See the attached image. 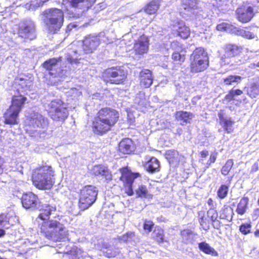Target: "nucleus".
<instances>
[{"instance_id":"obj_20","label":"nucleus","mask_w":259,"mask_h":259,"mask_svg":"<svg viewBox=\"0 0 259 259\" xmlns=\"http://www.w3.org/2000/svg\"><path fill=\"white\" fill-rule=\"evenodd\" d=\"M32 85V81L27 77H17L15 79L13 88L16 90L19 88L21 91H23V93H24V91L30 89Z\"/></svg>"},{"instance_id":"obj_5","label":"nucleus","mask_w":259,"mask_h":259,"mask_svg":"<svg viewBox=\"0 0 259 259\" xmlns=\"http://www.w3.org/2000/svg\"><path fill=\"white\" fill-rule=\"evenodd\" d=\"M96 187L92 185L86 186L80 191L79 206L85 210L91 206L96 201L98 195Z\"/></svg>"},{"instance_id":"obj_25","label":"nucleus","mask_w":259,"mask_h":259,"mask_svg":"<svg viewBox=\"0 0 259 259\" xmlns=\"http://www.w3.org/2000/svg\"><path fill=\"white\" fill-rule=\"evenodd\" d=\"M92 172L95 176H101L107 181H110L112 179V176L108 169L102 165L94 166L92 169Z\"/></svg>"},{"instance_id":"obj_1","label":"nucleus","mask_w":259,"mask_h":259,"mask_svg":"<svg viewBox=\"0 0 259 259\" xmlns=\"http://www.w3.org/2000/svg\"><path fill=\"white\" fill-rule=\"evenodd\" d=\"M45 237L53 242L64 241L68 239V232L62 223L57 220H50L44 223L41 227Z\"/></svg>"},{"instance_id":"obj_36","label":"nucleus","mask_w":259,"mask_h":259,"mask_svg":"<svg viewBox=\"0 0 259 259\" xmlns=\"http://www.w3.org/2000/svg\"><path fill=\"white\" fill-rule=\"evenodd\" d=\"M161 0H153L147 5L145 8V12L148 14H155L159 7Z\"/></svg>"},{"instance_id":"obj_64","label":"nucleus","mask_w":259,"mask_h":259,"mask_svg":"<svg viewBox=\"0 0 259 259\" xmlns=\"http://www.w3.org/2000/svg\"><path fill=\"white\" fill-rule=\"evenodd\" d=\"M254 234L255 236L259 237V230L255 231Z\"/></svg>"},{"instance_id":"obj_8","label":"nucleus","mask_w":259,"mask_h":259,"mask_svg":"<svg viewBox=\"0 0 259 259\" xmlns=\"http://www.w3.org/2000/svg\"><path fill=\"white\" fill-rule=\"evenodd\" d=\"M241 52V48L235 45L228 44L225 46L224 54L221 57V63L222 65L233 66L238 63L236 57Z\"/></svg>"},{"instance_id":"obj_12","label":"nucleus","mask_w":259,"mask_h":259,"mask_svg":"<svg viewBox=\"0 0 259 259\" xmlns=\"http://www.w3.org/2000/svg\"><path fill=\"white\" fill-rule=\"evenodd\" d=\"M22 206L26 209H36L40 207V202L37 195L32 192L24 194L21 198Z\"/></svg>"},{"instance_id":"obj_57","label":"nucleus","mask_w":259,"mask_h":259,"mask_svg":"<svg viewBox=\"0 0 259 259\" xmlns=\"http://www.w3.org/2000/svg\"><path fill=\"white\" fill-rule=\"evenodd\" d=\"M234 96L233 93V92H232V91L231 90L229 92V93L226 96L225 99L227 100L230 101L234 100Z\"/></svg>"},{"instance_id":"obj_18","label":"nucleus","mask_w":259,"mask_h":259,"mask_svg":"<svg viewBox=\"0 0 259 259\" xmlns=\"http://www.w3.org/2000/svg\"><path fill=\"white\" fill-rule=\"evenodd\" d=\"M27 98L24 96V93H23V91H21L18 88L17 89V94H15L13 96L12 104L10 107L20 112Z\"/></svg>"},{"instance_id":"obj_47","label":"nucleus","mask_w":259,"mask_h":259,"mask_svg":"<svg viewBox=\"0 0 259 259\" xmlns=\"http://www.w3.org/2000/svg\"><path fill=\"white\" fill-rule=\"evenodd\" d=\"M233 164L234 162L232 159L228 160L226 162L225 164L222 168V174L225 176L228 175L230 170L231 169Z\"/></svg>"},{"instance_id":"obj_32","label":"nucleus","mask_w":259,"mask_h":259,"mask_svg":"<svg viewBox=\"0 0 259 259\" xmlns=\"http://www.w3.org/2000/svg\"><path fill=\"white\" fill-rule=\"evenodd\" d=\"M175 28L178 35L183 39L187 38L190 34V29L183 21L178 22Z\"/></svg>"},{"instance_id":"obj_39","label":"nucleus","mask_w":259,"mask_h":259,"mask_svg":"<svg viewBox=\"0 0 259 259\" xmlns=\"http://www.w3.org/2000/svg\"><path fill=\"white\" fill-rule=\"evenodd\" d=\"M248 203V199L247 198L243 197L241 198L237 205L236 212L240 215L244 214L247 208Z\"/></svg>"},{"instance_id":"obj_29","label":"nucleus","mask_w":259,"mask_h":259,"mask_svg":"<svg viewBox=\"0 0 259 259\" xmlns=\"http://www.w3.org/2000/svg\"><path fill=\"white\" fill-rule=\"evenodd\" d=\"M220 120V123L223 126L224 129L228 133H231L233 131V125L234 122L229 117H225L222 113L220 112L218 114Z\"/></svg>"},{"instance_id":"obj_62","label":"nucleus","mask_w":259,"mask_h":259,"mask_svg":"<svg viewBox=\"0 0 259 259\" xmlns=\"http://www.w3.org/2000/svg\"><path fill=\"white\" fill-rule=\"evenodd\" d=\"M51 247H53L52 249L53 250H54L55 251H56L58 253H62V252H64V250H59L57 249H55V248L56 247V246H54L53 245H50Z\"/></svg>"},{"instance_id":"obj_60","label":"nucleus","mask_w":259,"mask_h":259,"mask_svg":"<svg viewBox=\"0 0 259 259\" xmlns=\"http://www.w3.org/2000/svg\"><path fill=\"white\" fill-rule=\"evenodd\" d=\"M208 205L210 206V208H213L215 207V205L214 204L213 201L211 198H209L207 202Z\"/></svg>"},{"instance_id":"obj_46","label":"nucleus","mask_w":259,"mask_h":259,"mask_svg":"<svg viewBox=\"0 0 259 259\" xmlns=\"http://www.w3.org/2000/svg\"><path fill=\"white\" fill-rule=\"evenodd\" d=\"M233 210L231 208H225L223 209V212L220 214V218L221 219H226L229 221L232 220Z\"/></svg>"},{"instance_id":"obj_61","label":"nucleus","mask_w":259,"mask_h":259,"mask_svg":"<svg viewBox=\"0 0 259 259\" xmlns=\"http://www.w3.org/2000/svg\"><path fill=\"white\" fill-rule=\"evenodd\" d=\"M201 156L202 157H206L208 155V151H202L201 152Z\"/></svg>"},{"instance_id":"obj_55","label":"nucleus","mask_w":259,"mask_h":259,"mask_svg":"<svg viewBox=\"0 0 259 259\" xmlns=\"http://www.w3.org/2000/svg\"><path fill=\"white\" fill-rule=\"evenodd\" d=\"M71 54L69 53V56L67 57V61L70 64H77L78 63V59L77 58H73L70 56Z\"/></svg>"},{"instance_id":"obj_58","label":"nucleus","mask_w":259,"mask_h":259,"mask_svg":"<svg viewBox=\"0 0 259 259\" xmlns=\"http://www.w3.org/2000/svg\"><path fill=\"white\" fill-rule=\"evenodd\" d=\"M211 222L214 228L219 229L221 227L220 222L219 220H218L217 219L214 221H211Z\"/></svg>"},{"instance_id":"obj_23","label":"nucleus","mask_w":259,"mask_h":259,"mask_svg":"<svg viewBox=\"0 0 259 259\" xmlns=\"http://www.w3.org/2000/svg\"><path fill=\"white\" fill-rule=\"evenodd\" d=\"M140 84L144 88L150 87L153 83V78L151 71L148 69H143L140 73Z\"/></svg>"},{"instance_id":"obj_28","label":"nucleus","mask_w":259,"mask_h":259,"mask_svg":"<svg viewBox=\"0 0 259 259\" xmlns=\"http://www.w3.org/2000/svg\"><path fill=\"white\" fill-rule=\"evenodd\" d=\"M119 150L123 154H130L134 151L133 141L127 138L123 139L119 144Z\"/></svg>"},{"instance_id":"obj_37","label":"nucleus","mask_w":259,"mask_h":259,"mask_svg":"<svg viewBox=\"0 0 259 259\" xmlns=\"http://www.w3.org/2000/svg\"><path fill=\"white\" fill-rule=\"evenodd\" d=\"M103 247L101 249V251L103 252L104 255L108 258L114 257L116 256V252L113 251L110 245L107 243L102 242Z\"/></svg>"},{"instance_id":"obj_30","label":"nucleus","mask_w":259,"mask_h":259,"mask_svg":"<svg viewBox=\"0 0 259 259\" xmlns=\"http://www.w3.org/2000/svg\"><path fill=\"white\" fill-rule=\"evenodd\" d=\"M190 59L198 60L199 61H209L207 52L201 47L196 48L190 56Z\"/></svg>"},{"instance_id":"obj_14","label":"nucleus","mask_w":259,"mask_h":259,"mask_svg":"<svg viewBox=\"0 0 259 259\" xmlns=\"http://www.w3.org/2000/svg\"><path fill=\"white\" fill-rule=\"evenodd\" d=\"M100 44L98 36L90 35L86 36L82 41V49L86 54L92 53Z\"/></svg>"},{"instance_id":"obj_53","label":"nucleus","mask_w":259,"mask_h":259,"mask_svg":"<svg viewBox=\"0 0 259 259\" xmlns=\"http://www.w3.org/2000/svg\"><path fill=\"white\" fill-rule=\"evenodd\" d=\"M251 225L249 224H243L240 227V231L243 234H247L250 232Z\"/></svg>"},{"instance_id":"obj_43","label":"nucleus","mask_w":259,"mask_h":259,"mask_svg":"<svg viewBox=\"0 0 259 259\" xmlns=\"http://www.w3.org/2000/svg\"><path fill=\"white\" fill-rule=\"evenodd\" d=\"M49 0H34L31 1L30 4H26L25 7L29 10L34 11L36 8L43 6L46 3L48 2Z\"/></svg>"},{"instance_id":"obj_15","label":"nucleus","mask_w":259,"mask_h":259,"mask_svg":"<svg viewBox=\"0 0 259 259\" xmlns=\"http://www.w3.org/2000/svg\"><path fill=\"white\" fill-rule=\"evenodd\" d=\"M111 125L104 121L98 115L93 122V131L97 134H103L111 130Z\"/></svg>"},{"instance_id":"obj_44","label":"nucleus","mask_w":259,"mask_h":259,"mask_svg":"<svg viewBox=\"0 0 259 259\" xmlns=\"http://www.w3.org/2000/svg\"><path fill=\"white\" fill-rule=\"evenodd\" d=\"M152 235L157 242L161 243L164 241L163 230L161 228H155Z\"/></svg>"},{"instance_id":"obj_2","label":"nucleus","mask_w":259,"mask_h":259,"mask_svg":"<svg viewBox=\"0 0 259 259\" xmlns=\"http://www.w3.org/2000/svg\"><path fill=\"white\" fill-rule=\"evenodd\" d=\"M54 171L51 166H43L33 172V183L39 189H49L54 183Z\"/></svg>"},{"instance_id":"obj_41","label":"nucleus","mask_w":259,"mask_h":259,"mask_svg":"<svg viewBox=\"0 0 259 259\" xmlns=\"http://www.w3.org/2000/svg\"><path fill=\"white\" fill-rule=\"evenodd\" d=\"M199 222L204 230H207L209 228V220L205 217V212L201 211L198 212Z\"/></svg>"},{"instance_id":"obj_13","label":"nucleus","mask_w":259,"mask_h":259,"mask_svg":"<svg viewBox=\"0 0 259 259\" xmlns=\"http://www.w3.org/2000/svg\"><path fill=\"white\" fill-rule=\"evenodd\" d=\"M149 49V39L145 35H141L134 44V51L139 57L148 52Z\"/></svg>"},{"instance_id":"obj_34","label":"nucleus","mask_w":259,"mask_h":259,"mask_svg":"<svg viewBox=\"0 0 259 259\" xmlns=\"http://www.w3.org/2000/svg\"><path fill=\"white\" fill-rule=\"evenodd\" d=\"M252 27H246L245 29L238 28L236 33L247 39H253L256 37V34L254 32H251Z\"/></svg>"},{"instance_id":"obj_31","label":"nucleus","mask_w":259,"mask_h":259,"mask_svg":"<svg viewBox=\"0 0 259 259\" xmlns=\"http://www.w3.org/2000/svg\"><path fill=\"white\" fill-rule=\"evenodd\" d=\"M145 168L150 173H154L160 170V163L155 157H152L145 164Z\"/></svg>"},{"instance_id":"obj_45","label":"nucleus","mask_w":259,"mask_h":259,"mask_svg":"<svg viewBox=\"0 0 259 259\" xmlns=\"http://www.w3.org/2000/svg\"><path fill=\"white\" fill-rule=\"evenodd\" d=\"M137 195L141 198H149L151 195L149 194L147 187L144 185L139 186L136 190Z\"/></svg>"},{"instance_id":"obj_17","label":"nucleus","mask_w":259,"mask_h":259,"mask_svg":"<svg viewBox=\"0 0 259 259\" xmlns=\"http://www.w3.org/2000/svg\"><path fill=\"white\" fill-rule=\"evenodd\" d=\"M124 169L121 172L122 175L120 180L124 182L127 188V193L128 195L132 196L134 194L132 189V185L135 178L139 176V173L124 172Z\"/></svg>"},{"instance_id":"obj_24","label":"nucleus","mask_w":259,"mask_h":259,"mask_svg":"<svg viewBox=\"0 0 259 259\" xmlns=\"http://www.w3.org/2000/svg\"><path fill=\"white\" fill-rule=\"evenodd\" d=\"M194 117L192 113L187 111H179L175 113L176 119L182 125L190 123Z\"/></svg>"},{"instance_id":"obj_56","label":"nucleus","mask_w":259,"mask_h":259,"mask_svg":"<svg viewBox=\"0 0 259 259\" xmlns=\"http://www.w3.org/2000/svg\"><path fill=\"white\" fill-rule=\"evenodd\" d=\"M217 155L216 154H211L210 156L209 159L208 160L207 164L210 165L211 163H214L216 160Z\"/></svg>"},{"instance_id":"obj_50","label":"nucleus","mask_w":259,"mask_h":259,"mask_svg":"<svg viewBox=\"0 0 259 259\" xmlns=\"http://www.w3.org/2000/svg\"><path fill=\"white\" fill-rule=\"evenodd\" d=\"M207 218H209L211 221H214L218 217V213L217 211L213 208H209L207 212Z\"/></svg>"},{"instance_id":"obj_38","label":"nucleus","mask_w":259,"mask_h":259,"mask_svg":"<svg viewBox=\"0 0 259 259\" xmlns=\"http://www.w3.org/2000/svg\"><path fill=\"white\" fill-rule=\"evenodd\" d=\"M247 93L251 98H256L259 95V83H251L247 88Z\"/></svg>"},{"instance_id":"obj_7","label":"nucleus","mask_w":259,"mask_h":259,"mask_svg":"<svg viewBox=\"0 0 259 259\" xmlns=\"http://www.w3.org/2000/svg\"><path fill=\"white\" fill-rule=\"evenodd\" d=\"M126 76V71L120 67L108 68L104 73V77L106 81L117 84L122 83Z\"/></svg>"},{"instance_id":"obj_10","label":"nucleus","mask_w":259,"mask_h":259,"mask_svg":"<svg viewBox=\"0 0 259 259\" xmlns=\"http://www.w3.org/2000/svg\"><path fill=\"white\" fill-rule=\"evenodd\" d=\"M34 22L30 19L22 20L19 26L18 34L21 37L33 39L35 37Z\"/></svg>"},{"instance_id":"obj_54","label":"nucleus","mask_w":259,"mask_h":259,"mask_svg":"<svg viewBox=\"0 0 259 259\" xmlns=\"http://www.w3.org/2000/svg\"><path fill=\"white\" fill-rule=\"evenodd\" d=\"M230 25L228 24L223 23L217 25V29L219 31H228Z\"/></svg>"},{"instance_id":"obj_40","label":"nucleus","mask_w":259,"mask_h":259,"mask_svg":"<svg viewBox=\"0 0 259 259\" xmlns=\"http://www.w3.org/2000/svg\"><path fill=\"white\" fill-rule=\"evenodd\" d=\"M198 3L197 0H182V7L184 9L189 11L191 9H196Z\"/></svg>"},{"instance_id":"obj_26","label":"nucleus","mask_w":259,"mask_h":259,"mask_svg":"<svg viewBox=\"0 0 259 259\" xmlns=\"http://www.w3.org/2000/svg\"><path fill=\"white\" fill-rule=\"evenodd\" d=\"M20 111L10 107L4 114L5 122L7 124H13L17 123V120Z\"/></svg>"},{"instance_id":"obj_42","label":"nucleus","mask_w":259,"mask_h":259,"mask_svg":"<svg viewBox=\"0 0 259 259\" xmlns=\"http://www.w3.org/2000/svg\"><path fill=\"white\" fill-rule=\"evenodd\" d=\"M242 77L239 75H229L224 79V83L226 85H234L240 82Z\"/></svg>"},{"instance_id":"obj_6","label":"nucleus","mask_w":259,"mask_h":259,"mask_svg":"<svg viewBox=\"0 0 259 259\" xmlns=\"http://www.w3.org/2000/svg\"><path fill=\"white\" fill-rule=\"evenodd\" d=\"M48 110L51 117L54 120L63 121L68 115L64 103L60 99H55L48 104Z\"/></svg>"},{"instance_id":"obj_27","label":"nucleus","mask_w":259,"mask_h":259,"mask_svg":"<svg viewBox=\"0 0 259 259\" xmlns=\"http://www.w3.org/2000/svg\"><path fill=\"white\" fill-rule=\"evenodd\" d=\"M40 213L38 215V218L42 220H46L49 218L50 215L56 211V207L50 205H41L39 208Z\"/></svg>"},{"instance_id":"obj_21","label":"nucleus","mask_w":259,"mask_h":259,"mask_svg":"<svg viewBox=\"0 0 259 259\" xmlns=\"http://www.w3.org/2000/svg\"><path fill=\"white\" fill-rule=\"evenodd\" d=\"M236 12L239 21L242 23L249 22L253 16V10L250 6L248 7L246 9L244 10L241 8L238 9Z\"/></svg>"},{"instance_id":"obj_22","label":"nucleus","mask_w":259,"mask_h":259,"mask_svg":"<svg viewBox=\"0 0 259 259\" xmlns=\"http://www.w3.org/2000/svg\"><path fill=\"white\" fill-rule=\"evenodd\" d=\"M198 235L190 229H185L181 232L182 242L186 244H193L196 241Z\"/></svg>"},{"instance_id":"obj_49","label":"nucleus","mask_w":259,"mask_h":259,"mask_svg":"<svg viewBox=\"0 0 259 259\" xmlns=\"http://www.w3.org/2000/svg\"><path fill=\"white\" fill-rule=\"evenodd\" d=\"M135 237V234L133 232H128L126 233L125 234L123 235L121 237H120L119 238V240L120 242H131L133 239Z\"/></svg>"},{"instance_id":"obj_11","label":"nucleus","mask_w":259,"mask_h":259,"mask_svg":"<svg viewBox=\"0 0 259 259\" xmlns=\"http://www.w3.org/2000/svg\"><path fill=\"white\" fill-rule=\"evenodd\" d=\"M98 115L113 126L117 122L119 115V113L114 109L104 108L99 111Z\"/></svg>"},{"instance_id":"obj_9","label":"nucleus","mask_w":259,"mask_h":259,"mask_svg":"<svg viewBox=\"0 0 259 259\" xmlns=\"http://www.w3.org/2000/svg\"><path fill=\"white\" fill-rule=\"evenodd\" d=\"M61 58H52L46 61L43 64V67L48 71L49 74L53 77H61L66 75V70L60 68Z\"/></svg>"},{"instance_id":"obj_63","label":"nucleus","mask_w":259,"mask_h":259,"mask_svg":"<svg viewBox=\"0 0 259 259\" xmlns=\"http://www.w3.org/2000/svg\"><path fill=\"white\" fill-rule=\"evenodd\" d=\"M5 234V231L4 229L0 228V237H3Z\"/></svg>"},{"instance_id":"obj_52","label":"nucleus","mask_w":259,"mask_h":259,"mask_svg":"<svg viewBox=\"0 0 259 259\" xmlns=\"http://www.w3.org/2000/svg\"><path fill=\"white\" fill-rule=\"evenodd\" d=\"M153 226L154 224L152 221L145 220L143 225V229L145 231L150 232L152 231Z\"/></svg>"},{"instance_id":"obj_35","label":"nucleus","mask_w":259,"mask_h":259,"mask_svg":"<svg viewBox=\"0 0 259 259\" xmlns=\"http://www.w3.org/2000/svg\"><path fill=\"white\" fill-rule=\"evenodd\" d=\"M199 249L205 253L210 254L212 256H216L218 255V252L215 249L211 247L208 243L206 242H202L198 244Z\"/></svg>"},{"instance_id":"obj_48","label":"nucleus","mask_w":259,"mask_h":259,"mask_svg":"<svg viewBox=\"0 0 259 259\" xmlns=\"http://www.w3.org/2000/svg\"><path fill=\"white\" fill-rule=\"evenodd\" d=\"M229 186L222 185L219 188L217 192L218 197L221 199L225 198L228 194Z\"/></svg>"},{"instance_id":"obj_59","label":"nucleus","mask_w":259,"mask_h":259,"mask_svg":"<svg viewBox=\"0 0 259 259\" xmlns=\"http://www.w3.org/2000/svg\"><path fill=\"white\" fill-rule=\"evenodd\" d=\"M232 92H233V93L234 94V97L235 96H239L241 95L243 93V92L239 89H237L235 90H231Z\"/></svg>"},{"instance_id":"obj_51","label":"nucleus","mask_w":259,"mask_h":259,"mask_svg":"<svg viewBox=\"0 0 259 259\" xmlns=\"http://www.w3.org/2000/svg\"><path fill=\"white\" fill-rule=\"evenodd\" d=\"M172 59L179 63H181L184 62L185 60V57L184 54H181L179 52H176L173 53L172 55Z\"/></svg>"},{"instance_id":"obj_19","label":"nucleus","mask_w":259,"mask_h":259,"mask_svg":"<svg viewBox=\"0 0 259 259\" xmlns=\"http://www.w3.org/2000/svg\"><path fill=\"white\" fill-rule=\"evenodd\" d=\"M190 71L192 73H198L206 70L209 66V61L190 59Z\"/></svg>"},{"instance_id":"obj_4","label":"nucleus","mask_w":259,"mask_h":259,"mask_svg":"<svg viewBox=\"0 0 259 259\" xmlns=\"http://www.w3.org/2000/svg\"><path fill=\"white\" fill-rule=\"evenodd\" d=\"M29 125L34 128L31 136L37 139H44L47 135L48 119L38 112H33L30 115Z\"/></svg>"},{"instance_id":"obj_3","label":"nucleus","mask_w":259,"mask_h":259,"mask_svg":"<svg viewBox=\"0 0 259 259\" xmlns=\"http://www.w3.org/2000/svg\"><path fill=\"white\" fill-rule=\"evenodd\" d=\"M41 15L50 33H55L59 31L64 22V14L62 10L57 8L48 9L44 11Z\"/></svg>"},{"instance_id":"obj_33","label":"nucleus","mask_w":259,"mask_h":259,"mask_svg":"<svg viewBox=\"0 0 259 259\" xmlns=\"http://www.w3.org/2000/svg\"><path fill=\"white\" fill-rule=\"evenodd\" d=\"M12 219L10 214H1L0 215V228L8 229L10 226L13 225L14 221H12Z\"/></svg>"},{"instance_id":"obj_16","label":"nucleus","mask_w":259,"mask_h":259,"mask_svg":"<svg viewBox=\"0 0 259 259\" xmlns=\"http://www.w3.org/2000/svg\"><path fill=\"white\" fill-rule=\"evenodd\" d=\"M96 0H63L64 4H69L72 7L81 10V12L88 10Z\"/></svg>"}]
</instances>
